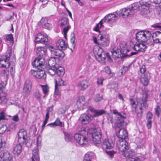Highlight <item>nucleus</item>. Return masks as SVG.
I'll return each instance as SVG.
<instances>
[{
	"instance_id": "nucleus-38",
	"label": "nucleus",
	"mask_w": 161,
	"mask_h": 161,
	"mask_svg": "<svg viewBox=\"0 0 161 161\" xmlns=\"http://www.w3.org/2000/svg\"><path fill=\"white\" fill-rule=\"evenodd\" d=\"M60 26H65L69 25V24L68 22V19L66 18L62 19L60 21Z\"/></svg>"
},
{
	"instance_id": "nucleus-25",
	"label": "nucleus",
	"mask_w": 161,
	"mask_h": 161,
	"mask_svg": "<svg viewBox=\"0 0 161 161\" xmlns=\"http://www.w3.org/2000/svg\"><path fill=\"white\" fill-rule=\"evenodd\" d=\"M153 117V114L150 112H148L146 114V119L147 121V126L148 129H150L152 126V119Z\"/></svg>"
},
{
	"instance_id": "nucleus-10",
	"label": "nucleus",
	"mask_w": 161,
	"mask_h": 161,
	"mask_svg": "<svg viewBox=\"0 0 161 161\" xmlns=\"http://www.w3.org/2000/svg\"><path fill=\"white\" fill-rule=\"evenodd\" d=\"M92 136V140L95 144H99L101 142L102 137L101 130L99 128H97L93 130Z\"/></svg>"
},
{
	"instance_id": "nucleus-44",
	"label": "nucleus",
	"mask_w": 161,
	"mask_h": 161,
	"mask_svg": "<svg viewBox=\"0 0 161 161\" xmlns=\"http://www.w3.org/2000/svg\"><path fill=\"white\" fill-rule=\"evenodd\" d=\"M5 39L6 41H9L11 42L12 44L14 43V40L13 36L12 34H10L6 36Z\"/></svg>"
},
{
	"instance_id": "nucleus-60",
	"label": "nucleus",
	"mask_w": 161,
	"mask_h": 161,
	"mask_svg": "<svg viewBox=\"0 0 161 161\" xmlns=\"http://www.w3.org/2000/svg\"><path fill=\"white\" fill-rule=\"evenodd\" d=\"M152 27L156 29L158 28L161 31V26L158 24H156L152 25Z\"/></svg>"
},
{
	"instance_id": "nucleus-4",
	"label": "nucleus",
	"mask_w": 161,
	"mask_h": 161,
	"mask_svg": "<svg viewBox=\"0 0 161 161\" xmlns=\"http://www.w3.org/2000/svg\"><path fill=\"white\" fill-rule=\"evenodd\" d=\"M135 5L136 4H133L130 8H125L120 10L119 11V15L125 18L132 17L136 13L138 8V6Z\"/></svg>"
},
{
	"instance_id": "nucleus-9",
	"label": "nucleus",
	"mask_w": 161,
	"mask_h": 161,
	"mask_svg": "<svg viewBox=\"0 0 161 161\" xmlns=\"http://www.w3.org/2000/svg\"><path fill=\"white\" fill-rule=\"evenodd\" d=\"M92 115L88 113L81 114L78 119V121L82 124H87L93 120Z\"/></svg>"
},
{
	"instance_id": "nucleus-35",
	"label": "nucleus",
	"mask_w": 161,
	"mask_h": 161,
	"mask_svg": "<svg viewBox=\"0 0 161 161\" xmlns=\"http://www.w3.org/2000/svg\"><path fill=\"white\" fill-rule=\"evenodd\" d=\"M123 54H124L126 56H130L132 55L136 54L137 53V52H131L130 53H128L130 52V51L126 47H124L123 49H122V50Z\"/></svg>"
},
{
	"instance_id": "nucleus-11",
	"label": "nucleus",
	"mask_w": 161,
	"mask_h": 161,
	"mask_svg": "<svg viewBox=\"0 0 161 161\" xmlns=\"http://www.w3.org/2000/svg\"><path fill=\"white\" fill-rule=\"evenodd\" d=\"M32 64L33 67L37 68L38 69H40V68L45 69L47 65V61L45 62L44 59L39 58H36Z\"/></svg>"
},
{
	"instance_id": "nucleus-61",
	"label": "nucleus",
	"mask_w": 161,
	"mask_h": 161,
	"mask_svg": "<svg viewBox=\"0 0 161 161\" xmlns=\"http://www.w3.org/2000/svg\"><path fill=\"white\" fill-rule=\"evenodd\" d=\"M41 86L42 88V91H48L49 90V87L47 85L43 86L41 85Z\"/></svg>"
},
{
	"instance_id": "nucleus-13",
	"label": "nucleus",
	"mask_w": 161,
	"mask_h": 161,
	"mask_svg": "<svg viewBox=\"0 0 161 161\" xmlns=\"http://www.w3.org/2000/svg\"><path fill=\"white\" fill-rule=\"evenodd\" d=\"M47 48L51 52V54L55 56L56 58H63L64 56V53L61 49L58 48L55 49L53 46H48Z\"/></svg>"
},
{
	"instance_id": "nucleus-36",
	"label": "nucleus",
	"mask_w": 161,
	"mask_h": 161,
	"mask_svg": "<svg viewBox=\"0 0 161 161\" xmlns=\"http://www.w3.org/2000/svg\"><path fill=\"white\" fill-rule=\"evenodd\" d=\"M31 83L29 80H27L23 88L24 91H31Z\"/></svg>"
},
{
	"instance_id": "nucleus-39",
	"label": "nucleus",
	"mask_w": 161,
	"mask_h": 161,
	"mask_svg": "<svg viewBox=\"0 0 161 161\" xmlns=\"http://www.w3.org/2000/svg\"><path fill=\"white\" fill-rule=\"evenodd\" d=\"M7 130L8 131H10V129L8 128L6 125H0V134H3Z\"/></svg>"
},
{
	"instance_id": "nucleus-62",
	"label": "nucleus",
	"mask_w": 161,
	"mask_h": 161,
	"mask_svg": "<svg viewBox=\"0 0 161 161\" xmlns=\"http://www.w3.org/2000/svg\"><path fill=\"white\" fill-rule=\"evenodd\" d=\"M53 106L52 105L51 107H48L47 109V112L48 113H50L51 112H52L53 110Z\"/></svg>"
},
{
	"instance_id": "nucleus-16",
	"label": "nucleus",
	"mask_w": 161,
	"mask_h": 161,
	"mask_svg": "<svg viewBox=\"0 0 161 161\" xmlns=\"http://www.w3.org/2000/svg\"><path fill=\"white\" fill-rule=\"evenodd\" d=\"M36 53L39 58L45 60L47 54V49L45 47H39L36 48Z\"/></svg>"
},
{
	"instance_id": "nucleus-55",
	"label": "nucleus",
	"mask_w": 161,
	"mask_h": 161,
	"mask_svg": "<svg viewBox=\"0 0 161 161\" xmlns=\"http://www.w3.org/2000/svg\"><path fill=\"white\" fill-rule=\"evenodd\" d=\"M105 71L106 73L108 74H110L111 73V70L110 69L109 67L108 66L106 67L105 68Z\"/></svg>"
},
{
	"instance_id": "nucleus-24",
	"label": "nucleus",
	"mask_w": 161,
	"mask_h": 161,
	"mask_svg": "<svg viewBox=\"0 0 161 161\" xmlns=\"http://www.w3.org/2000/svg\"><path fill=\"white\" fill-rule=\"evenodd\" d=\"M40 25L44 28L50 30L51 28V25L47 23V19L46 18H42L40 21Z\"/></svg>"
},
{
	"instance_id": "nucleus-29",
	"label": "nucleus",
	"mask_w": 161,
	"mask_h": 161,
	"mask_svg": "<svg viewBox=\"0 0 161 161\" xmlns=\"http://www.w3.org/2000/svg\"><path fill=\"white\" fill-rule=\"evenodd\" d=\"M85 103V98L83 96H81L79 97L76 103V105L78 109H80L84 105Z\"/></svg>"
},
{
	"instance_id": "nucleus-47",
	"label": "nucleus",
	"mask_w": 161,
	"mask_h": 161,
	"mask_svg": "<svg viewBox=\"0 0 161 161\" xmlns=\"http://www.w3.org/2000/svg\"><path fill=\"white\" fill-rule=\"evenodd\" d=\"M151 37H152L153 39L157 38V37H161V32L159 31H156L153 33Z\"/></svg>"
},
{
	"instance_id": "nucleus-43",
	"label": "nucleus",
	"mask_w": 161,
	"mask_h": 161,
	"mask_svg": "<svg viewBox=\"0 0 161 161\" xmlns=\"http://www.w3.org/2000/svg\"><path fill=\"white\" fill-rule=\"evenodd\" d=\"M103 99V95L99 94H97L95 95L94 100L96 102H99Z\"/></svg>"
},
{
	"instance_id": "nucleus-34",
	"label": "nucleus",
	"mask_w": 161,
	"mask_h": 161,
	"mask_svg": "<svg viewBox=\"0 0 161 161\" xmlns=\"http://www.w3.org/2000/svg\"><path fill=\"white\" fill-rule=\"evenodd\" d=\"M99 35L98 36L99 39H109V35L107 34L105 31H99Z\"/></svg>"
},
{
	"instance_id": "nucleus-19",
	"label": "nucleus",
	"mask_w": 161,
	"mask_h": 161,
	"mask_svg": "<svg viewBox=\"0 0 161 161\" xmlns=\"http://www.w3.org/2000/svg\"><path fill=\"white\" fill-rule=\"evenodd\" d=\"M116 16L114 14H110L106 16L100 21V24L102 25V22L106 23L113 22L115 21Z\"/></svg>"
},
{
	"instance_id": "nucleus-6",
	"label": "nucleus",
	"mask_w": 161,
	"mask_h": 161,
	"mask_svg": "<svg viewBox=\"0 0 161 161\" xmlns=\"http://www.w3.org/2000/svg\"><path fill=\"white\" fill-rule=\"evenodd\" d=\"M45 69L47 70L48 73L52 76L55 75L56 76H63L65 73L64 69L62 67H48V69L47 67H46Z\"/></svg>"
},
{
	"instance_id": "nucleus-18",
	"label": "nucleus",
	"mask_w": 161,
	"mask_h": 161,
	"mask_svg": "<svg viewBox=\"0 0 161 161\" xmlns=\"http://www.w3.org/2000/svg\"><path fill=\"white\" fill-rule=\"evenodd\" d=\"M114 146V142L111 139H105L102 145L103 149H111Z\"/></svg>"
},
{
	"instance_id": "nucleus-23",
	"label": "nucleus",
	"mask_w": 161,
	"mask_h": 161,
	"mask_svg": "<svg viewBox=\"0 0 161 161\" xmlns=\"http://www.w3.org/2000/svg\"><path fill=\"white\" fill-rule=\"evenodd\" d=\"M56 45L58 48L62 50H65L68 47V44H66L65 41L62 39H59L56 43Z\"/></svg>"
},
{
	"instance_id": "nucleus-51",
	"label": "nucleus",
	"mask_w": 161,
	"mask_h": 161,
	"mask_svg": "<svg viewBox=\"0 0 161 161\" xmlns=\"http://www.w3.org/2000/svg\"><path fill=\"white\" fill-rule=\"evenodd\" d=\"M65 139L67 141H71L73 136L72 134H65Z\"/></svg>"
},
{
	"instance_id": "nucleus-7",
	"label": "nucleus",
	"mask_w": 161,
	"mask_h": 161,
	"mask_svg": "<svg viewBox=\"0 0 161 161\" xmlns=\"http://www.w3.org/2000/svg\"><path fill=\"white\" fill-rule=\"evenodd\" d=\"M148 107V104L147 103V101L145 98H140L137 100V104H136L131 106L132 110L133 112H136V108H139L141 110V114H142L143 111L142 108H146Z\"/></svg>"
},
{
	"instance_id": "nucleus-54",
	"label": "nucleus",
	"mask_w": 161,
	"mask_h": 161,
	"mask_svg": "<svg viewBox=\"0 0 161 161\" xmlns=\"http://www.w3.org/2000/svg\"><path fill=\"white\" fill-rule=\"evenodd\" d=\"M71 36L72 37L70 39V41L71 43L74 45L75 43V35L74 33H72L71 34Z\"/></svg>"
},
{
	"instance_id": "nucleus-15",
	"label": "nucleus",
	"mask_w": 161,
	"mask_h": 161,
	"mask_svg": "<svg viewBox=\"0 0 161 161\" xmlns=\"http://www.w3.org/2000/svg\"><path fill=\"white\" fill-rule=\"evenodd\" d=\"M74 138L76 142L81 145H86L87 143L86 138L83 135L79 134H75Z\"/></svg>"
},
{
	"instance_id": "nucleus-40",
	"label": "nucleus",
	"mask_w": 161,
	"mask_h": 161,
	"mask_svg": "<svg viewBox=\"0 0 161 161\" xmlns=\"http://www.w3.org/2000/svg\"><path fill=\"white\" fill-rule=\"evenodd\" d=\"M3 159V160H10L11 159V157L10 156L9 153L8 152H5L4 151Z\"/></svg>"
},
{
	"instance_id": "nucleus-33",
	"label": "nucleus",
	"mask_w": 161,
	"mask_h": 161,
	"mask_svg": "<svg viewBox=\"0 0 161 161\" xmlns=\"http://www.w3.org/2000/svg\"><path fill=\"white\" fill-rule=\"evenodd\" d=\"M48 66L51 67L55 66L59 67L56 64L55 58L53 57H51L49 59L48 64L47 63V65L46 67H47V66Z\"/></svg>"
},
{
	"instance_id": "nucleus-45",
	"label": "nucleus",
	"mask_w": 161,
	"mask_h": 161,
	"mask_svg": "<svg viewBox=\"0 0 161 161\" xmlns=\"http://www.w3.org/2000/svg\"><path fill=\"white\" fill-rule=\"evenodd\" d=\"M155 112L156 115L158 117H159L161 113V109L159 105H157V107L155 108Z\"/></svg>"
},
{
	"instance_id": "nucleus-53",
	"label": "nucleus",
	"mask_w": 161,
	"mask_h": 161,
	"mask_svg": "<svg viewBox=\"0 0 161 161\" xmlns=\"http://www.w3.org/2000/svg\"><path fill=\"white\" fill-rule=\"evenodd\" d=\"M5 113L3 111H2L0 113V120L5 119Z\"/></svg>"
},
{
	"instance_id": "nucleus-31",
	"label": "nucleus",
	"mask_w": 161,
	"mask_h": 161,
	"mask_svg": "<svg viewBox=\"0 0 161 161\" xmlns=\"http://www.w3.org/2000/svg\"><path fill=\"white\" fill-rule=\"evenodd\" d=\"M54 81L55 82V91H57L59 89V86L64 85V81L60 77H59L58 80L56 78L55 79Z\"/></svg>"
},
{
	"instance_id": "nucleus-64",
	"label": "nucleus",
	"mask_w": 161,
	"mask_h": 161,
	"mask_svg": "<svg viewBox=\"0 0 161 161\" xmlns=\"http://www.w3.org/2000/svg\"><path fill=\"white\" fill-rule=\"evenodd\" d=\"M49 113L47 112L46 115L45 119L44 121L47 122L49 118Z\"/></svg>"
},
{
	"instance_id": "nucleus-28",
	"label": "nucleus",
	"mask_w": 161,
	"mask_h": 161,
	"mask_svg": "<svg viewBox=\"0 0 161 161\" xmlns=\"http://www.w3.org/2000/svg\"><path fill=\"white\" fill-rule=\"evenodd\" d=\"M88 81L86 80H83L79 82L78 87L82 90H86L88 87Z\"/></svg>"
},
{
	"instance_id": "nucleus-46",
	"label": "nucleus",
	"mask_w": 161,
	"mask_h": 161,
	"mask_svg": "<svg viewBox=\"0 0 161 161\" xmlns=\"http://www.w3.org/2000/svg\"><path fill=\"white\" fill-rule=\"evenodd\" d=\"M70 28V26L69 25L66 26H65L64 27L63 33H64L65 38H66L67 33L68 31Z\"/></svg>"
},
{
	"instance_id": "nucleus-56",
	"label": "nucleus",
	"mask_w": 161,
	"mask_h": 161,
	"mask_svg": "<svg viewBox=\"0 0 161 161\" xmlns=\"http://www.w3.org/2000/svg\"><path fill=\"white\" fill-rule=\"evenodd\" d=\"M6 84L2 81L0 80V90L5 88Z\"/></svg>"
},
{
	"instance_id": "nucleus-32",
	"label": "nucleus",
	"mask_w": 161,
	"mask_h": 161,
	"mask_svg": "<svg viewBox=\"0 0 161 161\" xmlns=\"http://www.w3.org/2000/svg\"><path fill=\"white\" fill-rule=\"evenodd\" d=\"M7 94L3 91H0V104L4 103L7 102Z\"/></svg>"
},
{
	"instance_id": "nucleus-50",
	"label": "nucleus",
	"mask_w": 161,
	"mask_h": 161,
	"mask_svg": "<svg viewBox=\"0 0 161 161\" xmlns=\"http://www.w3.org/2000/svg\"><path fill=\"white\" fill-rule=\"evenodd\" d=\"M146 69L145 66L144 65H142L140 67V72L142 74H146Z\"/></svg>"
},
{
	"instance_id": "nucleus-30",
	"label": "nucleus",
	"mask_w": 161,
	"mask_h": 161,
	"mask_svg": "<svg viewBox=\"0 0 161 161\" xmlns=\"http://www.w3.org/2000/svg\"><path fill=\"white\" fill-rule=\"evenodd\" d=\"M109 44V39H98V45L102 47L108 46Z\"/></svg>"
},
{
	"instance_id": "nucleus-59",
	"label": "nucleus",
	"mask_w": 161,
	"mask_h": 161,
	"mask_svg": "<svg viewBox=\"0 0 161 161\" xmlns=\"http://www.w3.org/2000/svg\"><path fill=\"white\" fill-rule=\"evenodd\" d=\"M34 95L37 98H39L41 96V95L39 93V91H36L34 94Z\"/></svg>"
},
{
	"instance_id": "nucleus-37",
	"label": "nucleus",
	"mask_w": 161,
	"mask_h": 161,
	"mask_svg": "<svg viewBox=\"0 0 161 161\" xmlns=\"http://www.w3.org/2000/svg\"><path fill=\"white\" fill-rule=\"evenodd\" d=\"M105 113V111L103 109L95 110L94 113L92 115L93 119L94 117L99 116Z\"/></svg>"
},
{
	"instance_id": "nucleus-42",
	"label": "nucleus",
	"mask_w": 161,
	"mask_h": 161,
	"mask_svg": "<svg viewBox=\"0 0 161 161\" xmlns=\"http://www.w3.org/2000/svg\"><path fill=\"white\" fill-rule=\"evenodd\" d=\"M92 155L91 154L87 153L85 155L83 161H92Z\"/></svg>"
},
{
	"instance_id": "nucleus-63",
	"label": "nucleus",
	"mask_w": 161,
	"mask_h": 161,
	"mask_svg": "<svg viewBox=\"0 0 161 161\" xmlns=\"http://www.w3.org/2000/svg\"><path fill=\"white\" fill-rule=\"evenodd\" d=\"M153 42L156 43L161 42V39H160V40H159V39L158 37L157 38L153 39Z\"/></svg>"
},
{
	"instance_id": "nucleus-58",
	"label": "nucleus",
	"mask_w": 161,
	"mask_h": 161,
	"mask_svg": "<svg viewBox=\"0 0 161 161\" xmlns=\"http://www.w3.org/2000/svg\"><path fill=\"white\" fill-rule=\"evenodd\" d=\"M103 80H104V79L102 78H100L98 79L97 81V82L98 85H103Z\"/></svg>"
},
{
	"instance_id": "nucleus-17",
	"label": "nucleus",
	"mask_w": 161,
	"mask_h": 161,
	"mask_svg": "<svg viewBox=\"0 0 161 161\" xmlns=\"http://www.w3.org/2000/svg\"><path fill=\"white\" fill-rule=\"evenodd\" d=\"M35 41L36 42L42 43L46 45L48 42L47 36L42 35L41 33H39L36 37Z\"/></svg>"
},
{
	"instance_id": "nucleus-20",
	"label": "nucleus",
	"mask_w": 161,
	"mask_h": 161,
	"mask_svg": "<svg viewBox=\"0 0 161 161\" xmlns=\"http://www.w3.org/2000/svg\"><path fill=\"white\" fill-rule=\"evenodd\" d=\"M150 78V74L147 72L146 74H142L141 75V81L144 86H147Z\"/></svg>"
},
{
	"instance_id": "nucleus-48",
	"label": "nucleus",
	"mask_w": 161,
	"mask_h": 161,
	"mask_svg": "<svg viewBox=\"0 0 161 161\" xmlns=\"http://www.w3.org/2000/svg\"><path fill=\"white\" fill-rule=\"evenodd\" d=\"M140 5L142 7V8L144 9L145 7L148 8L150 6V5L147 3L146 2H144L142 1H141L139 2Z\"/></svg>"
},
{
	"instance_id": "nucleus-12",
	"label": "nucleus",
	"mask_w": 161,
	"mask_h": 161,
	"mask_svg": "<svg viewBox=\"0 0 161 161\" xmlns=\"http://www.w3.org/2000/svg\"><path fill=\"white\" fill-rule=\"evenodd\" d=\"M18 142L22 143V145H26L27 138V134L26 131L23 129L20 130L18 134Z\"/></svg>"
},
{
	"instance_id": "nucleus-57",
	"label": "nucleus",
	"mask_w": 161,
	"mask_h": 161,
	"mask_svg": "<svg viewBox=\"0 0 161 161\" xmlns=\"http://www.w3.org/2000/svg\"><path fill=\"white\" fill-rule=\"evenodd\" d=\"M87 112H88V111H89L93 113L94 114V113L95 110L93 108H92L91 106H88L87 107Z\"/></svg>"
},
{
	"instance_id": "nucleus-41",
	"label": "nucleus",
	"mask_w": 161,
	"mask_h": 161,
	"mask_svg": "<svg viewBox=\"0 0 161 161\" xmlns=\"http://www.w3.org/2000/svg\"><path fill=\"white\" fill-rule=\"evenodd\" d=\"M54 122L56 126H58L60 127H63L64 126V123L61 121L58 118H57L56 119Z\"/></svg>"
},
{
	"instance_id": "nucleus-49",
	"label": "nucleus",
	"mask_w": 161,
	"mask_h": 161,
	"mask_svg": "<svg viewBox=\"0 0 161 161\" xmlns=\"http://www.w3.org/2000/svg\"><path fill=\"white\" fill-rule=\"evenodd\" d=\"M131 66V64H129L127 65L123 66L122 69L121 73L122 74H124L126 71H128Z\"/></svg>"
},
{
	"instance_id": "nucleus-14",
	"label": "nucleus",
	"mask_w": 161,
	"mask_h": 161,
	"mask_svg": "<svg viewBox=\"0 0 161 161\" xmlns=\"http://www.w3.org/2000/svg\"><path fill=\"white\" fill-rule=\"evenodd\" d=\"M44 69L40 68V69H38L37 71L31 70V74L36 78L45 79L46 78V75L45 74V70Z\"/></svg>"
},
{
	"instance_id": "nucleus-22",
	"label": "nucleus",
	"mask_w": 161,
	"mask_h": 161,
	"mask_svg": "<svg viewBox=\"0 0 161 161\" xmlns=\"http://www.w3.org/2000/svg\"><path fill=\"white\" fill-rule=\"evenodd\" d=\"M120 48L121 50L118 49L117 47H115L112 49V51H111V53L113 58H118L119 57V55L120 53H123L122 50V49H123L124 47L121 48V47L120 46Z\"/></svg>"
},
{
	"instance_id": "nucleus-2",
	"label": "nucleus",
	"mask_w": 161,
	"mask_h": 161,
	"mask_svg": "<svg viewBox=\"0 0 161 161\" xmlns=\"http://www.w3.org/2000/svg\"><path fill=\"white\" fill-rule=\"evenodd\" d=\"M117 146L119 151L122 153V155L128 158L129 161H140L137 157L133 156L131 151L128 150L129 149L128 143L125 140L120 139L117 142Z\"/></svg>"
},
{
	"instance_id": "nucleus-21",
	"label": "nucleus",
	"mask_w": 161,
	"mask_h": 161,
	"mask_svg": "<svg viewBox=\"0 0 161 161\" xmlns=\"http://www.w3.org/2000/svg\"><path fill=\"white\" fill-rule=\"evenodd\" d=\"M116 135L120 139L125 140L128 136L127 131L125 129H120L116 133Z\"/></svg>"
},
{
	"instance_id": "nucleus-5",
	"label": "nucleus",
	"mask_w": 161,
	"mask_h": 161,
	"mask_svg": "<svg viewBox=\"0 0 161 161\" xmlns=\"http://www.w3.org/2000/svg\"><path fill=\"white\" fill-rule=\"evenodd\" d=\"M94 52L96 59L99 62L104 60L106 58H107L109 60L111 59L109 54L107 53H105L103 49L100 47L94 50Z\"/></svg>"
},
{
	"instance_id": "nucleus-27",
	"label": "nucleus",
	"mask_w": 161,
	"mask_h": 161,
	"mask_svg": "<svg viewBox=\"0 0 161 161\" xmlns=\"http://www.w3.org/2000/svg\"><path fill=\"white\" fill-rule=\"evenodd\" d=\"M21 144H22L19 143L17 145L14 147L13 150V153L15 155L18 156L21 153L22 150Z\"/></svg>"
},
{
	"instance_id": "nucleus-8",
	"label": "nucleus",
	"mask_w": 161,
	"mask_h": 161,
	"mask_svg": "<svg viewBox=\"0 0 161 161\" xmlns=\"http://www.w3.org/2000/svg\"><path fill=\"white\" fill-rule=\"evenodd\" d=\"M12 54L11 50L8 51L5 58L0 59V68L8 69L10 66L9 58Z\"/></svg>"
},
{
	"instance_id": "nucleus-26",
	"label": "nucleus",
	"mask_w": 161,
	"mask_h": 161,
	"mask_svg": "<svg viewBox=\"0 0 161 161\" xmlns=\"http://www.w3.org/2000/svg\"><path fill=\"white\" fill-rule=\"evenodd\" d=\"M38 152V149L36 148L32 150V156L31 158V161H40Z\"/></svg>"
},
{
	"instance_id": "nucleus-52",
	"label": "nucleus",
	"mask_w": 161,
	"mask_h": 161,
	"mask_svg": "<svg viewBox=\"0 0 161 161\" xmlns=\"http://www.w3.org/2000/svg\"><path fill=\"white\" fill-rule=\"evenodd\" d=\"M103 22H104V21L102 22V23H101L102 25H101V24H100V21L95 26V31H99V28L100 27L101 28L102 26H103L102 24H103Z\"/></svg>"
},
{
	"instance_id": "nucleus-1",
	"label": "nucleus",
	"mask_w": 161,
	"mask_h": 161,
	"mask_svg": "<svg viewBox=\"0 0 161 161\" xmlns=\"http://www.w3.org/2000/svg\"><path fill=\"white\" fill-rule=\"evenodd\" d=\"M152 34L147 31H142L137 32L136 34L137 42H131L130 46L133 49L136 51L144 52L147 48V46L142 42H145L151 38Z\"/></svg>"
},
{
	"instance_id": "nucleus-3",
	"label": "nucleus",
	"mask_w": 161,
	"mask_h": 161,
	"mask_svg": "<svg viewBox=\"0 0 161 161\" xmlns=\"http://www.w3.org/2000/svg\"><path fill=\"white\" fill-rule=\"evenodd\" d=\"M113 113L116 115L115 122L113 125V127L116 129L119 128L123 125L125 123L124 119L126 117V114L118 112L116 110H114Z\"/></svg>"
}]
</instances>
